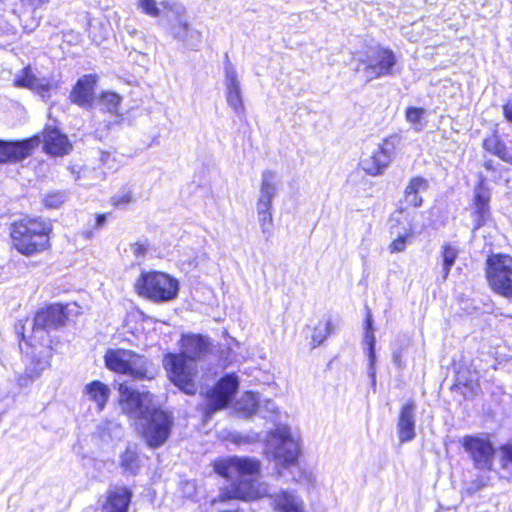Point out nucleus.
Here are the masks:
<instances>
[{
    "mask_svg": "<svg viewBox=\"0 0 512 512\" xmlns=\"http://www.w3.org/2000/svg\"><path fill=\"white\" fill-rule=\"evenodd\" d=\"M260 468V461L250 457L231 456L214 464V471L231 482L228 496L240 500L268 495L266 484L258 480Z\"/></svg>",
    "mask_w": 512,
    "mask_h": 512,
    "instance_id": "1",
    "label": "nucleus"
},
{
    "mask_svg": "<svg viewBox=\"0 0 512 512\" xmlns=\"http://www.w3.org/2000/svg\"><path fill=\"white\" fill-rule=\"evenodd\" d=\"M104 362L110 371L127 375L133 380H152L156 374L153 363L132 350L110 348L104 355Z\"/></svg>",
    "mask_w": 512,
    "mask_h": 512,
    "instance_id": "3",
    "label": "nucleus"
},
{
    "mask_svg": "<svg viewBox=\"0 0 512 512\" xmlns=\"http://www.w3.org/2000/svg\"><path fill=\"white\" fill-rule=\"evenodd\" d=\"M225 86L227 104L234 112L241 117L244 114V104L242 99V91L240 81L234 65L230 62L228 55H225L224 63Z\"/></svg>",
    "mask_w": 512,
    "mask_h": 512,
    "instance_id": "18",
    "label": "nucleus"
},
{
    "mask_svg": "<svg viewBox=\"0 0 512 512\" xmlns=\"http://www.w3.org/2000/svg\"><path fill=\"white\" fill-rule=\"evenodd\" d=\"M142 420V437L146 445L151 449L163 446L169 439L174 425L172 414L153 407Z\"/></svg>",
    "mask_w": 512,
    "mask_h": 512,
    "instance_id": "8",
    "label": "nucleus"
},
{
    "mask_svg": "<svg viewBox=\"0 0 512 512\" xmlns=\"http://www.w3.org/2000/svg\"><path fill=\"white\" fill-rule=\"evenodd\" d=\"M490 199V189L486 187L485 179L481 177L478 185L474 189V229H479L480 227H482L490 218Z\"/></svg>",
    "mask_w": 512,
    "mask_h": 512,
    "instance_id": "19",
    "label": "nucleus"
},
{
    "mask_svg": "<svg viewBox=\"0 0 512 512\" xmlns=\"http://www.w3.org/2000/svg\"><path fill=\"white\" fill-rule=\"evenodd\" d=\"M411 229L405 230L404 233H399L397 238L390 244L389 249L391 253L403 252L406 249L407 241L411 238Z\"/></svg>",
    "mask_w": 512,
    "mask_h": 512,
    "instance_id": "43",
    "label": "nucleus"
},
{
    "mask_svg": "<svg viewBox=\"0 0 512 512\" xmlns=\"http://www.w3.org/2000/svg\"><path fill=\"white\" fill-rule=\"evenodd\" d=\"M40 143L38 135L23 140H0V163L20 162L31 156Z\"/></svg>",
    "mask_w": 512,
    "mask_h": 512,
    "instance_id": "15",
    "label": "nucleus"
},
{
    "mask_svg": "<svg viewBox=\"0 0 512 512\" xmlns=\"http://www.w3.org/2000/svg\"><path fill=\"white\" fill-rule=\"evenodd\" d=\"M51 224L37 218L23 219L13 223L10 236L17 251L30 256L46 249L49 243Z\"/></svg>",
    "mask_w": 512,
    "mask_h": 512,
    "instance_id": "2",
    "label": "nucleus"
},
{
    "mask_svg": "<svg viewBox=\"0 0 512 512\" xmlns=\"http://www.w3.org/2000/svg\"><path fill=\"white\" fill-rule=\"evenodd\" d=\"M360 164L366 174L378 176L384 173L390 161L386 156L382 155L380 151L375 150L371 155L363 158Z\"/></svg>",
    "mask_w": 512,
    "mask_h": 512,
    "instance_id": "30",
    "label": "nucleus"
},
{
    "mask_svg": "<svg viewBox=\"0 0 512 512\" xmlns=\"http://www.w3.org/2000/svg\"><path fill=\"white\" fill-rule=\"evenodd\" d=\"M84 392L91 401L97 404L98 409L101 411L109 399L111 390L103 382L94 380L86 384Z\"/></svg>",
    "mask_w": 512,
    "mask_h": 512,
    "instance_id": "31",
    "label": "nucleus"
},
{
    "mask_svg": "<svg viewBox=\"0 0 512 512\" xmlns=\"http://www.w3.org/2000/svg\"><path fill=\"white\" fill-rule=\"evenodd\" d=\"M121 103V97L114 92H104L100 97V104L109 113H116Z\"/></svg>",
    "mask_w": 512,
    "mask_h": 512,
    "instance_id": "41",
    "label": "nucleus"
},
{
    "mask_svg": "<svg viewBox=\"0 0 512 512\" xmlns=\"http://www.w3.org/2000/svg\"><path fill=\"white\" fill-rule=\"evenodd\" d=\"M132 492L126 486H115L107 492L102 512H128Z\"/></svg>",
    "mask_w": 512,
    "mask_h": 512,
    "instance_id": "25",
    "label": "nucleus"
},
{
    "mask_svg": "<svg viewBox=\"0 0 512 512\" xmlns=\"http://www.w3.org/2000/svg\"><path fill=\"white\" fill-rule=\"evenodd\" d=\"M67 314L61 304L49 305L37 311L33 319V337L44 338V333L57 330L66 324Z\"/></svg>",
    "mask_w": 512,
    "mask_h": 512,
    "instance_id": "14",
    "label": "nucleus"
},
{
    "mask_svg": "<svg viewBox=\"0 0 512 512\" xmlns=\"http://www.w3.org/2000/svg\"><path fill=\"white\" fill-rule=\"evenodd\" d=\"M266 453L277 464L288 467L297 462L300 454V446L286 425H279L270 431L266 441Z\"/></svg>",
    "mask_w": 512,
    "mask_h": 512,
    "instance_id": "4",
    "label": "nucleus"
},
{
    "mask_svg": "<svg viewBox=\"0 0 512 512\" xmlns=\"http://www.w3.org/2000/svg\"><path fill=\"white\" fill-rule=\"evenodd\" d=\"M97 434L105 442L118 440L122 435V427L114 420H106L97 426Z\"/></svg>",
    "mask_w": 512,
    "mask_h": 512,
    "instance_id": "35",
    "label": "nucleus"
},
{
    "mask_svg": "<svg viewBox=\"0 0 512 512\" xmlns=\"http://www.w3.org/2000/svg\"><path fill=\"white\" fill-rule=\"evenodd\" d=\"M332 329L333 327L330 320L319 321L311 336L313 347L315 348L322 344L324 340L331 334Z\"/></svg>",
    "mask_w": 512,
    "mask_h": 512,
    "instance_id": "38",
    "label": "nucleus"
},
{
    "mask_svg": "<svg viewBox=\"0 0 512 512\" xmlns=\"http://www.w3.org/2000/svg\"><path fill=\"white\" fill-rule=\"evenodd\" d=\"M119 466L123 475L136 476L141 469V460L136 445H128L120 455Z\"/></svg>",
    "mask_w": 512,
    "mask_h": 512,
    "instance_id": "29",
    "label": "nucleus"
},
{
    "mask_svg": "<svg viewBox=\"0 0 512 512\" xmlns=\"http://www.w3.org/2000/svg\"><path fill=\"white\" fill-rule=\"evenodd\" d=\"M97 81L96 74H87L79 78L70 93L71 101L81 107L91 106L95 97Z\"/></svg>",
    "mask_w": 512,
    "mask_h": 512,
    "instance_id": "21",
    "label": "nucleus"
},
{
    "mask_svg": "<svg viewBox=\"0 0 512 512\" xmlns=\"http://www.w3.org/2000/svg\"><path fill=\"white\" fill-rule=\"evenodd\" d=\"M425 113L426 111L424 108L408 107L405 112V118L407 122L411 123L414 126V130L419 132L423 128L421 120L423 119Z\"/></svg>",
    "mask_w": 512,
    "mask_h": 512,
    "instance_id": "40",
    "label": "nucleus"
},
{
    "mask_svg": "<svg viewBox=\"0 0 512 512\" xmlns=\"http://www.w3.org/2000/svg\"><path fill=\"white\" fill-rule=\"evenodd\" d=\"M180 346V354L196 364L212 351L213 344L208 336L189 333L181 336Z\"/></svg>",
    "mask_w": 512,
    "mask_h": 512,
    "instance_id": "17",
    "label": "nucleus"
},
{
    "mask_svg": "<svg viewBox=\"0 0 512 512\" xmlns=\"http://www.w3.org/2000/svg\"><path fill=\"white\" fill-rule=\"evenodd\" d=\"M259 405V395L252 391L244 393L241 399L236 403L238 412L245 418L253 416L257 412Z\"/></svg>",
    "mask_w": 512,
    "mask_h": 512,
    "instance_id": "33",
    "label": "nucleus"
},
{
    "mask_svg": "<svg viewBox=\"0 0 512 512\" xmlns=\"http://www.w3.org/2000/svg\"><path fill=\"white\" fill-rule=\"evenodd\" d=\"M486 264V277L492 290L512 299V257L493 254L487 258Z\"/></svg>",
    "mask_w": 512,
    "mask_h": 512,
    "instance_id": "11",
    "label": "nucleus"
},
{
    "mask_svg": "<svg viewBox=\"0 0 512 512\" xmlns=\"http://www.w3.org/2000/svg\"><path fill=\"white\" fill-rule=\"evenodd\" d=\"M503 458L512 464V442L501 447Z\"/></svg>",
    "mask_w": 512,
    "mask_h": 512,
    "instance_id": "50",
    "label": "nucleus"
},
{
    "mask_svg": "<svg viewBox=\"0 0 512 512\" xmlns=\"http://www.w3.org/2000/svg\"><path fill=\"white\" fill-rule=\"evenodd\" d=\"M271 210L272 207L256 205L258 223L266 242H269L273 235V216Z\"/></svg>",
    "mask_w": 512,
    "mask_h": 512,
    "instance_id": "34",
    "label": "nucleus"
},
{
    "mask_svg": "<svg viewBox=\"0 0 512 512\" xmlns=\"http://www.w3.org/2000/svg\"><path fill=\"white\" fill-rule=\"evenodd\" d=\"M238 388L239 379L235 373L221 377L214 387L206 392L205 401L201 405L204 420H210L217 411L228 407L234 400Z\"/></svg>",
    "mask_w": 512,
    "mask_h": 512,
    "instance_id": "7",
    "label": "nucleus"
},
{
    "mask_svg": "<svg viewBox=\"0 0 512 512\" xmlns=\"http://www.w3.org/2000/svg\"><path fill=\"white\" fill-rule=\"evenodd\" d=\"M169 34L189 50H197L202 43V32L193 28L186 18V9L180 4L168 5Z\"/></svg>",
    "mask_w": 512,
    "mask_h": 512,
    "instance_id": "10",
    "label": "nucleus"
},
{
    "mask_svg": "<svg viewBox=\"0 0 512 512\" xmlns=\"http://www.w3.org/2000/svg\"><path fill=\"white\" fill-rule=\"evenodd\" d=\"M14 86L18 88H27L35 91L42 98L49 97L52 84L47 78H38L32 72L30 66H27L15 75L13 80Z\"/></svg>",
    "mask_w": 512,
    "mask_h": 512,
    "instance_id": "20",
    "label": "nucleus"
},
{
    "mask_svg": "<svg viewBox=\"0 0 512 512\" xmlns=\"http://www.w3.org/2000/svg\"><path fill=\"white\" fill-rule=\"evenodd\" d=\"M416 405L413 401L406 402L400 409L397 421V433L400 443L412 441L416 437Z\"/></svg>",
    "mask_w": 512,
    "mask_h": 512,
    "instance_id": "22",
    "label": "nucleus"
},
{
    "mask_svg": "<svg viewBox=\"0 0 512 512\" xmlns=\"http://www.w3.org/2000/svg\"><path fill=\"white\" fill-rule=\"evenodd\" d=\"M139 5L144 13L152 17H158L160 10L155 0H139Z\"/></svg>",
    "mask_w": 512,
    "mask_h": 512,
    "instance_id": "45",
    "label": "nucleus"
},
{
    "mask_svg": "<svg viewBox=\"0 0 512 512\" xmlns=\"http://www.w3.org/2000/svg\"><path fill=\"white\" fill-rule=\"evenodd\" d=\"M364 342L367 345V356L369 360L368 365V376L371 380V386L373 390L376 388V352H375V335H374V328H373V319L372 315L368 313L366 320H365V336H364Z\"/></svg>",
    "mask_w": 512,
    "mask_h": 512,
    "instance_id": "27",
    "label": "nucleus"
},
{
    "mask_svg": "<svg viewBox=\"0 0 512 512\" xmlns=\"http://www.w3.org/2000/svg\"><path fill=\"white\" fill-rule=\"evenodd\" d=\"M139 295L155 302H166L176 298L178 281L161 272H143L135 284Z\"/></svg>",
    "mask_w": 512,
    "mask_h": 512,
    "instance_id": "5",
    "label": "nucleus"
},
{
    "mask_svg": "<svg viewBox=\"0 0 512 512\" xmlns=\"http://www.w3.org/2000/svg\"><path fill=\"white\" fill-rule=\"evenodd\" d=\"M51 356L52 349L50 347H44L38 353H33L26 364L25 376L30 381L37 379L50 366Z\"/></svg>",
    "mask_w": 512,
    "mask_h": 512,
    "instance_id": "28",
    "label": "nucleus"
},
{
    "mask_svg": "<svg viewBox=\"0 0 512 512\" xmlns=\"http://www.w3.org/2000/svg\"><path fill=\"white\" fill-rule=\"evenodd\" d=\"M44 150L55 156L68 154L72 146L68 137L57 128H46L43 132Z\"/></svg>",
    "mask_w": 512,
    "mask_h": 512,
    "instance_id": "26",
    "label": "nucleus"
},
{
    "mask_svg": "<svg viewBox=\"0 0 512 512\" xmlns=\"http://www.w3.org/2000/svg\"><path fill=\"white\" fill-rule=\"evenodd\" d=\"M182 489L185 496L189 498L192 497L195 493V485L193 482L187 481L183 483Z\"/></svg>",
    "mask_w": 512,
    "mask_h": 512,
    "instance_id": "51",
    "label": "nucleus"
},
{
    "mask_svg": "<svg viewBox=\"0 0 512 512\" xmlns=\"http://www.w3.org/2000/svg\"><path fill=\"white\" fill-rule=\"evenodd\" d=\"M274 512H304L303 501L293 491L281 489L269 495Z\"/></svg>",
    "mask_w": 512,
    "mask_h": 512,
    "instance_id": "24",
    "label": "nucleus"
},
{
    "mask_svg": "<svg viewBox=\"0 0 512 512\" xmlns=\"http://www.w3.org/2000/svg\"><path fill=\"white\" fill-rule=\"evenodd\" d=\"M49 0H0V12H10L27 32L34 30L37 26L34 16L35 11L47 4Z\"/></svg>",
    "mask_w": 512,
    "mask_h": 512,
    "instance_id": "13",
    "label": "nucleus"
},
{
    "mask_svg": "<svg viewBox=\"0 0 512 512\" xmlns=\"http://www.w3.org/2000/svg\"><path fill=\"white\" fill-rule=\"evenodd\" d=\"M163 365L171 382L188 395L197 392L195 376L197 366L195 363L180 353H167L164 356Z\"/></svg>",
    "mask_w": 512,
    "mask_h": 512,
    "instance_id": "9",
    "label": "nucleus"
},
{
    "mask_svg": "<svg viewBox=\"0 0 512 512\" xmlns=\"http://www.w3.org/2000/svg\"><path fill=\"white\" fill-rule=\"evenodd\" d=\"M148 250V244L147 243H134L131 244V251L133 252L134 256L140 260L143 259L146 255V252Z\"/></svg>",
    "mask_w": 512,
    "mask_h": 512,
    "instance_id": "48",
    "label": "nucleus"
},
{
    "mask_svg": "<svg viewBox=\"0 0 512 512\" xmlns=\"http://www.w3.org/2000/svg\"><path fill=\"white\" fill-rule=\"evenodd\" d=\"M147 393H141L125 384L119 385V402L124 413L134 419H142L152 410L147 403Z\"/></svg>",
    "mask_w": 512,
    "mask_h": 512,
    "instance_id": "16",
    "label": "nucleus"
},
{
    "mask_svg": "<svg viewBox=\"0 0 512 512\" xmlns=\"http://www.w3.org/2000/svg\"><path fill=\"white\" fill-rule=\"evenodd\" d=\"M428 188L429 183L427 179L422 176H415L410 179L405 189L420 195V193L427 191Z\"/></svg>",
    "mask_w": 512,
    "mask_h": 512,
    "instance_id": "44",
    "label": "nucleus"
},
{
    "mask_svg": "<svg viewBox=\"0 0 512 512\" xmlns=\"http://www.w3.org/2000/svg\"><path fill=\"white\" fill-rule=\"evenodd\" d=\"M409 345L410 339L406 336L398 337L394 342L392 361L399 368L405 366V363L403 362V355Z\"/></svg>",
    "mask_w": 512,
    "mask_h": 512,
    "instance_id": "37",
    "label": "nucleus"
},
{
    "mask_svg": "<svg viewBox=\"0 0 512 512\" xmlns=\"http://www.w3.org/2000/svg\"><path fill=\"white\" fill-rule=\"evenodd\" d=\"M354 71L360 73L366 82L393 75L397 63L395 53L388 48L378 47L366 59L354 58Z\"/></svg>",
    "mask_w": 512,
    "mask_h": 512,
    "instance_id": "6",
    "label": "nucleus"
},
{
    "mask_svg": "<svg viewBox=\"0 0 512 512\" xmlns=\"http://www.w3.org/2000/svg\"><path fill=\"white\" fill-rule=\"evenodd\" d=\"M96 227H102L105 222H106V215L105 214H99L97 217H96Z\"/></svg>",
    "mask_w": 512,
    "mask_h": 512,
    "instance_id": "54",
    "label": "nucleus"
},
{
    "mask_svg": "<svg viewBox=\"0 0 512 512\" xmlns=\"http://www.w3.org/2000/svg\"><path fill=\"white\" fill-rule=\"evenodd\" d=\"M401 137L398 134L390 135L385 138L381 145L377 148L378 151L392 161V156L395 152L396 147L400 144Z\"/></svg>",
    "mask_w": 512,
    "mask_h": 512,
    "instance_id": "39",
    "label": "nucleus"
},
{
    "mask_svg": "<svg viewBox=\"0 0 512 512\" xmlns=\"http://www.w3.org/2000/svg\"><path fill=\"white\" fill-rule=\"evenodd\" d=\"M404 199L407 204L413 207H420L423 203L422 196L407 189L404 190Z\"/></svg>",
    "mask_w": 512,
    "mask_h": 512,
    "instance_id": "47",
    "label": "nucleus"
},
{
    "mask_svg": "<svg viewBox=\"0 0 512 512\" xmlns=\"http://www.w3.org/2000/svg\"><path fill=\"white\" fill-rule=\"evenodd\" d=\"M280 187V179L272 170H265L261 175L259 197L256 205L272 207L273 200L277 196Z\"/></svg>",
    "mask_w": 512,
    "mask_h": 512,
    "instance_id": "23",
    "label": "nucleus"
},
{
    "mask_svg": "<svg viewBox=\"0 0 512 512\" xmlns=\"http://www.w3.org/2000/svg\"><path fill=\"white\" fill-rule=\"evenodd\" d=\"M483 148L487 152L497 156L502 161L512 164V154L507 148L505 142L497 135V133H494L483 140Z\"/></svg>",
    "mask_w": 512,
    "mask_h": 512,
    "instance_id": "32",
    "label": "nucleus"
},
{
    "mask_svg": "<svg viewBox=\"0 0 512 512\" xmlns=\"http://www.w3.org/2000/svg\"><path fill=\"white\" fill-rule=\"evenodd\" d=\"M219 512H240L238 509L236 510H223V511H219Z\"/></svg>",
    "mask_w": 512,
    "mask_h": 512,
    "instance_id": "55",
    "label": "nucleus"
},
{
    "mask_svg": "<svg viewBox=\"0 0 512 512\" xmlns=\"http://www.w3.org/2000/svg\"><path fill=\"white\" fill-rule=\"evenodd\" d=\"M457 257L458 250L454 246L445 244L442 247V278L444 281L447 279Z\"/></svg>",
    "mask_w": 512,
    "mask_h": 512,
    "instance_id": "36",
    "label": "nucleus"
},
{
    "mask_svg": "<svg viewBox=\"0 0 512 512\" xmlns=\"http://www.w3.org/2000/svg\"><path fill=\"white\" fill-rule=\"evenodd\" d=\"M502 111L505 120L512 123V98L502 106Z\"/></svg>",
    "mask_w": 512,
    "mask_h": 512,
    "instance_id": "49",
    "label": "nucleus"
},
{
    "mask_svg": "<svg viewBox=\"0 0 512 512\" xmlns=\"http://www.w3.org/2000/svg\"><path fill=\"white\" fill-rule=\"evenodd\" d=\"M265 410L271 413H275L278 409L276 403L273 400H266L264 404Z\"/></svg>",
    "mask_w": 512,
    "mask_h": 512,
    "instance_id": "52",
    "label": "nucleus"
},
{
    "mask_svg": "<svg viewBox=\"0 0 512 512\" xmlns=\"http://www.w3.org/2000/svg\"><path fill=\"white\" fill-rule=\"evenodd\" d=\"M461 444L476 469L483 471L492 469L496 451L487 437L466 435L462 438Z\"/></svg>",
    "mask_w": 512,
    "mask_h": 512,
    "instance_id": "12",
    "label": "nucleus"
},
{
    "mask_svg": "<svg viewBox=\"0 0 512 512\" xmlns=\"http://www.w3.org/2000/svg\"><path fill=\"white\" fill-rule=\"evenodd\" d=\"M499 164L495 163V161L489 159L484 162V168L488 171H495L498 169Z\"/></svg>",
    "mask_w": 512,
    "mask_h": 512,
    "instance_id": "53",
    "label": "nucleus"
},
{
    "mask_svg": "<svg viewBox=\"0 0 512 512\" xmlns=\"http://www.w3.org/2000/svg\"><path fill=\"white\" fill-rule=\"evenodd\" d=\"M132 201L131 191H124L112 197V202L115 207H123Z\"/></svg>",
    "mask_w": 512,
    "mask_h": 512,
    "instance_id": "46",
    "label": "nucleus"
},
{
    "mask_svg": "<svg viewBox=\"0 0 512 512\" xmlns=\"http://www.w3.org/2000/svg\"><path fill=\"white\" fill-rule=\"evenodd\" d=\"M67 200L65 191H55L45 196L43 203L46 208L57 209Z\"/></svg>",
    "mask_w": 512,
    "mask_h": 512,
    "instance_id": "42",
    "label": "nucleus"
}]
</instances>
